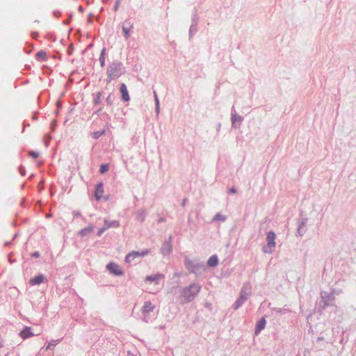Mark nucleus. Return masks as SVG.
Segmentation results:
<instances>
[{"instance_id": "nucleus-1", "label": "nucleus", "mask_w": 356, "mask_h": 356, "mask_svg": "<svg viewBox=\"0 0 356 356\" xmlns=\"http://www.w3.org/2000/svg\"><path fill=\"white\" fill-rule=\"evenodd\" d=\"M200 290V286L197 284H191L183 290L182 296L186 301H191L199 293Z\"/></svg>"}, {"instance_id": "nucleus-2", "label": "nucleus", "mask_w": 356, "mask_h": 356, "mask_svg": "<svg viewBox=\"0 0 356 356\" xmlns=\"http://www.w3.org/2000/svg\"><path fill=\"white\" fill-rule=\"evenodd\" d=\"M275 234L274 232H268L267 233L266 241L267 245L264 247V252L266 253H272L275 248Z\"/></svg>"}, {"instance_id": "nucleus-3", "label": "nucleus", "mask_w": 356, "mask_h": 356, "mask_svg": "<svg viewBox=\"0 0 356 356\" xmlns=\"http://www.w3.org/2000/svg\"><path fill=\"white\" fill-rule=\"evenodd\" d=\"M149 254V250H143L142 252H131L130 253H129L126 257H125V261L127 263H130L135 258L138 257H144V256H146Z\"/></svg>"}, {"instance_id": "nucleus-4", "label": "nucleus", "mask_w": 356, "mask_h": 356, "mask_svg": "<svg viewBox=\"0 0 356 356\" xmlns=\"http://www.w3.org/2000/svg\"><path fill=\"white\" fill-rule=\"evenodd\" d=\"M108 271L115 275H122L123 274V271L121 270L120 267L114 263H110L106 266Z\"/></svg>"}, {"instance_id": "nucleus-5", "label": "nucleus", "mask_w": 356, "mask_h": 356, "mask_svg": "<svg viewBox=\"0 0 356 356\" xmlns=\"http://www.w3.org/2000/svg\"><path fill=\"white\" fill-rule=\"evenodd\" d=\"M134 24L130 21H125L122 25V31L124 35V38L128 39L130 36V31L133 29Z\"/></svg>"}, {"instance_id": "nucleus-6", "label": "nucleus", "mask_w": 356, "mask_h": 356, "mask_svg": "<svg viewBox=\"0 0 356 356\" xmlns=\"http://www.w3.org/2000/svg\"><path fill=\"white\" fill-rule=\"evenodd\" d=\"M19 335L22 339H26L33 337L34 334L31 332V328L26 326L19 333Z\"/></svg>"}, {"instance_id": "nucleus-7", "label": "nucleus", "mask_w": 356, "mask_h": 356, "mask_svg": "<svg viewBox=\"0 0 356 356\" xmlns=\"http://www.w3.org/2000/svg\"><path fill=\"white\" fill-rule=\"evenodd\" d=\"M104 192V188H103V184L102 183L98 184L96 186V189H95V198L97 200H99L102 197Z\"/></svg>"}, {"instance_id": "nucleus-8", "label": "nucleus", "mask_w": 356, "mask_h": 356, "mask_svg": "<svg viewBox=\"0 0 356 356\" xmlns=\"http://www.w3.org/2000/svg\"><path fill=\"white\" fill-rule=\"evenodd\" d=\"M120 92L122 94V97L125 102H128L129 100V95L127 88V86L124 83H122L120 88Z\"/></svg>"}, {"instance_id": "nucleus-9", "label": "nucleus", "mask_w": 356, "mask_h": 356, "mask_svg": "<svg viewBox=\"0 0 356 356\" xmlns=\"http://www.w3.org/2000/svg\"><path fill=\"white\" fill-rule=\"evenodd\" d=\"M162 279H163V275L155 274V275H153L147 276L145 278V280L147 281V282H155L156 283H157V282L159 280H162Z\"/></svg>"}, {"instance_id": "nucleus-10", "label": "nucleus", "mask_w": 356, "mask_h": 356, "mask_svg": "<svg viewBox=\"0 0 356 356\" xmlns=\"http://www.w3.org/2000/svg\"><path fill=\"white\" fill-rule=\"evenodd\" d=\"M44 280L43 275H38L30 280L29 283L31 285L40 284Z\"/></svg>"}, {"instance_id": "nucleus-11", "label": "nucleus", "mask_w": 356, "mask_h": 356, "mask_svg": "<svg viewBox=\"0 0 356 356\" xmlns=\"http://www.w3.org/2000/svg\"><path fill=\"white\" fill-rule=\"evenodd\" d=\"M154 305L152 304L151 302L147 301L145 302L143 307V313H149L154 309Z\"/></svg>"}, {"instance_id": "nucleus-12", "label": "nucleus", "mask_w": 356, "mask_h": 356, "mask_svg": "<svg viewBox=\"0 0 356 356\" xmlns=\"http://www.w3.org/2000/svg\"><path fill=\"white\" fill-rule=\"evenodd\" d=\"M115 70H116L115 67H111L108 70V76H107L108 82H111L112 79H113L115 77L117 76V74H115Z\"/></svg>"}, {"instance_id": "nucleus-13", "label": "nucleus", "mask_w": 356, "mask_h": 356, "mask_svg": "<svg viewBox=\"0 0 356 356\" xmlns=\"http://www.w3.org/2000/svg\"><path fill=\"white\" fill-rule=\"evenodd\" d=\"M266 320L263 318L257 323L255 334H258L261 330L265 327Z\"/></svg>"}, {"instance_id": "nucleus-14", "label": "nucleus", "mask_w": 356, "mask_h": 356, "mask_svg": "<svg viewBox=\"0 0 356 356\" xmlns=\"http://www.w3.org/2000/svg\"><path fill=\"white\" fill-rule=\"evenodd\" d=\"M218 263V259L217 256H216V255L211 256L207 261V264L210 267H214V266H217Z\"/></svg>"}, {"instance_id": "nucleus-15", "label": "nucleus", "mask_w": 356, "mask_h": 356, "mask_svg": "<svg viewBox=\"0 0 356 356\" xmlns=\"http://www.w3.org/2000/svg\"><path fill=\"white\" fill-rule=\"evenodd\" d=\"M36 58L40 60H45L47 58V53L44 51H40L36 54Z\"/></svg>"}, {"instance_id": "nucleus-16", "label": "nucleus", "mask_w": 356, "mask_h": 356, "mask_svg": "<svg viewBox=\"0 0 356 356\" xmlns=\"http://www.w3.org/2000/svg\"><path fill=\"white\" fill-rule=\"evenodd\" d=\"M60 342L59 339L51 340L48 343L46 350L51 349L52 347L56 346Z\"/></svg>"}, {"instance_id": "nucleus-17", "label": "nucleus", "mask_w": 356, "mask_h": 356, "mask_svg": "<svg viewBox=\"0 0 356 356\" xmlns=\"http://www.w3.org/2000/svg\"><path fill=\"white\" fill-rule=\"evenodd\" d=\"M108 170V167L106 164H103L100 166L99 172L100 173L103 174L105 173Z\"/></svg>"}, {"instance_id": "nucleus-18", "label": "nucleus", "mask_w": 356, "mask_h": 356, "mask_svg": "<svg viewBox=\"0 0 356 356\" xmlns=\"http://www.w3.org/2000/svg\"><path fill=\"white\" fill-rule=\"evenodd\" d=\"M242 120L240 116H237V115H233L232 116V121H233V124H236V122H241Z\"/></svg>"}, {"instance_id": "nucleus-19", "label": "nucleus", "mask_w": 356, "mask_h": 356, "mask_svg": "<svg viewBox=\"0 0 356 356\" xmlns=\"http://www.w3.org/2000/svg\"><path fill=\"white\" fill-rule=\"evenodd\" d=\"M104 132L97 131L92 132L91 136L94 139H97L100 136L103 134Z\"/></svg>"}, {"instance_id": "nucleus-20", "label": "nucleus", "mask_w": 356, "mask_h": 356, "mask_svg": "<svg viewBox=\"0 0 356 356\" xmlns=\"http://www.w3.org/2000/svg\"><path fill=\"white\" fill-rule=\"evenodd\" d=\"M104 53H105V49H104L102 51L101 56H100V62H101V65L102 66L104 65V60H105Z\"/></svg>"}, {"instance_id": "nucleus-21", "label": "nucleus", "mask_w": 356, "mask_h": 356, "mask_svg": "<svg viewBox=\"0 0 356 356\" xmlns=\"http://www.w3.org/2000/svg\"><path fill=\"white\" fill-rule=\"evenodd\" d=\"M29 154L33 159H36L39 156V153L37 152H29Z\"/></svg>"}, {"instance_id": "nucleus-22", "label": "nucleus", "mask_w": 356, "mask_h": 356, "mask_svg": "<svg viewBox=\"0 0 356 356\" xmlns=\"http://www.w3.org/2000/svg\"><path fill=\"white\" fill-rule=\"evenodd\" d=\"M92 232V228H86L81 231L80 234L81 236H84L86 234Z\"/></svg>"}, {"instance_id": "nucleus-23", "label": "nucleus", "mask_w": 356, "mask_h": 356, "mask_svg": "<svg viewBox=\"0 0 356 356\" xmlns=\"http://www.w3.org/2000/svg\"><path fill=\"white\" fill-rule=\"evenodd\" d=\"M215 220H225V217L223 216H221L220 214H217L215 218H214Z\"/></svg>"}, {"instance_id": "nucleus-24", "label": "nucleus", "mask_w": 356, "mask_h": 356, "mask_svg": "<svg viewBox=\"0 0 356 356\" xmlns=\"http://www.w3.org/2000/svg\"><path fill=\"white\" fill-rule=\"evenodd\" d=\"M108 227L109 226H107L106 227L100 229L98 232V236H101V234L104 232V230L107 229Z\"/></svg>"}, {"instance_id": "nucleus-25", "label": "nucleus", "mask_w": 356, "mask_h": 356, "mask_svg": "<svg viewBox=\"0 0 356 356\" xmlns=\"http://www.w3.org/2000/svg\"><path fill=\"white\" fill-rule=\"evenodd\" d=\"M171 251V248L169 245L167 246L166 252L167 253H169Z\"/></svg>"}, {"instance_id": "nucleus-26", "label": "nucleus", "mask_w": 356, "mask_h": 356, "mask_svg": "<svg viewBox=\"0 0 356 356\" xmlns=\"http://www.w3.org/2000/svg\"><path fill=\"white\" fill-rule=\"evenodd\" d=\"M33 256L35 257H39V253L38 252H34L33 254Z\"/></svg>"}, {"instance_id": "nucleus-27", "label": "nucleus", "mask_w": 356, "mask_h": 356, "mask_svg": "<svg viewBox=\"0 0 356 356\" xmlns=\"http://www.w3.org/2000/svg\"><path fill=\"white\" fill-rule=\"evenodd\" d=\"M230 191H231V193H236V190H235V188H232V189L230 190Z\"/></svg>"}, {"instance_id": "nucleus-28", "label": "nucleus", "mask_w": 356, "mask_h": 356, "mask_svg": "<svg viewBox=\"0 0 356 356\" xmlns=\"http://www.w3.org/2000/svg\"><path fill=\"white\" fill-rule=\"evenodd\" d=\"M3 346V343H2V341L0 340V348H1Z\"/></svg>"}]
</instances>
